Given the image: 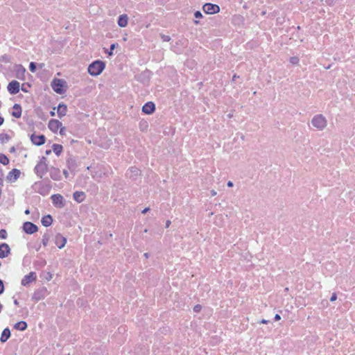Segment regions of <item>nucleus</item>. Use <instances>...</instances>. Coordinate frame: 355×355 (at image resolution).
Wrapping results in <instances>:
<instances>
[{
  "label": "nucleus",
  "mask_w": 355,
  "mask_h": 355,
  "mask_svg": "<svg viewBox=\"0 0 355 355\" xmlns=\"http://www.w3.org/2000/svg\"><path fill=\"white\" fill-rule=\"evenodd\" d=\"M51 200L55 206L62 208L65 205L64 198L60 194H54L51 196Z\"/></svg>",
  "instance_id": "0eeeda50"
},
{
  "label": "nucleus",
  "mask_w": 355,
  "mask_h": 355,
  "mask_svg": "<svg viewBox=\"0 0 355 355\" xmlns=\"http://www.w3.org/2000/svg\"><path fill=\"white\" fill-rule=\"evenodd\" d=\"M37 276L35 272H31L29 274L24 276V277L21 280V284L23 286H27L31 282H33L36 280Z\"/></svg>",
  "instance_id": "9d476101"
},
{
  "label": "nucleus",
  "mask_w": 355,
  "mask_h": 355,
  "mask_svg": "<svg viewBox=\"0 0 355 355\" xmlns=\"http://www.w3.org/2000/svg\"><path fill=\"white\" fill-rule=\"evenodd\" d=\"M311 124L318 130H324L327 125V121L322 114H317L311 120Z\"/></svg>",
  "instance_id": "f03ea898"
},
{
  "label": "nucleus",
  "mask_w": 355,
  "mask_h": 355,
  "mask_svg": "<svg viewBox=\"0 0 355 355\" xmlns=\"http://www.w3.org/2000/svg\"><path fill=\"white\" fill-rule=\"evenodd\" d=\"M139 175L140 171L136 167H131L126 173V175L131 179H135Z\"/></svg>",
  "instance_id": "f3484780"
},
{
  "label": "nucleus",
  "mask_w": 355,
  "mask_h": 355,
  "mask_svg": "<svg viewBox=\"0 0 355 355\" xmlns=\"http://www.w3.org/2000/svg\"><path fill=\"white\" fill-rule=\"evenodd\" d=\"M10 153H14L15 152V148L14 146H12V148H10Z\"/></svg>",
  "instance_id": "603ef678"
},
{
  "label": "nucleus",
  "mask_w": 355,
  "mask_h": 355,
  "mask_svg": "<svg viewBox=\"0 0 355 355\" xmlns=\"http://www.w3.org/2000/svg\"><path fill=\"white\" fill-rule=\"evenodd\" d=\"M280 319H281V316H280L279 314H276V315H275V320L276 321L279 320Z\"/></svg>",
  "instance_id": "37998d69"
},
{
  "label": "nucleus",
  "mask_w": 355,
  "mask_h": 355,
  "mask_svg": "<svg viewBox=\"0 0 355 355\" xmlns=\"http://www.w3.org/2000/svg\"><path fill=\"white\" fill-rule=\"evenodd\" d=\"M337 299V295L336 293H334L330 298V301L331 302H334L336 301Z\"/></svg>",
  "instance_id": "e433bc0d"
},
{
  "label": "nucleus",
  "mask_w": 355,
  "mask_h": 355,
  "mask_svg": "<svg viewBox=\"0 0 355 355\" xmlns=\"http://www.w3.org/2000/svg\"><path fill=\"white\" fill-rule=\"evenodd\" d=\"M62 126V123L57 119H51L49 121L48 127L53 132H56Z\"/></svg>",
  "instance_id": "f8f14e48"
},
{
  "label": "nucleus",
  "mask_w": 355,
  "mask_h": 355,
  "mask_svg": "<svg viewBox=\"0 0 355 355\" xmlns=\"http://www.w3.org/2000/svg\"><path fill=\"white\" fill-rule=\"evenodd\" d=\"M47 171L48 165L46 164V158L45 157H42L38 164L35 166V172L37 176L42 178Z\"/></svg>",
  "instance_id": "7ed1b4c3"
},
{
  "label": "nucleus",
  "mask_w": 355,
  "mask_h": 355,
  "mask_svg": "<svg viewBox=\"0 0 355 355\" xmlns=\"http://www.w3.org/2000/svg\"><path fill=\"white\" fill-rule=\"evenodd\" d=\"M14 328L17 330L24 331L27 328V324L24 321H20L14 325Z\"/></svg>",
  "instance_id": "393cba45"
},
{
  "label": "nucleus",
  "mask_w": 355,
  "mask_h": 355,
  "mask_svg": "<svg viewBox=\"0 0 355 355\" xmlns=\"http://www.w3.org/2000/svg\"><path fill=\"white\" fill-rule=\"evenodd\" d=\"M143 124H144V128H145V129H146V128H147V127H148V124H147V123H146V122H144V123H143Z\"/></svg>",
  "instance_id": "5fc2aeb1"
},
{
  "label": "nucleus",
  "mask_w": 355,
  "mask_h": 355,
  "mask_svg": "<svg viewBox=\"0 0 355 355\" xmlns=\"http://www.w3.org/2000/svg\"><path fill=\"white\" fill-rule=\"evenodd\" d=\"M51 150H46V155H50V154H51Z\"/></svg>",
  "instance_id": "864d4df0"
},
{
  "label": "nucleus",
  "mask_w": 355,
  "mask_h": 355,
  "mask_svg": "<svg viewBox=\"0 0 355 355\" xmlns=\"http://www.w3.org/2000/svg\"><path fill=\"white\" fill-rule=\"evenodd\" d=\"M60 135H65V130H66L65 128H64V127L61 126V127L60 128Z\"/></svg>",
  "instance_id": "4c0bfd02"
},
{
  "label": "nucleus",
  "mask_w": 355,
  "mask_h": 355,
  "mask_svg": "<svg viewBox=\"0 0 355 355\" xmlns=\"http://www.w3.org/2000/svg\"><path fill=\"white\" fill-rule=\"evenodd\" d=\"M201 310V306L198 304L196 305L193 308V311L196 313L199 312Z\"/></svg>",
  "instance_id": "c9c22d12"
},
{
  "label": "nucleus",
  "mask_w": 355,
  "mask_h": 355,
  "mask_svg": "<svg viewBox=\"0 0 355 355\" xmlns=\"http://www.w3.org/2000/svg\"><path fill=\"white\" fill-rule=\"evenodd\" d=\"M0 163L3 165H8L9 164V159L4 154H0Z\"/></svg>",
  "instance_id": "cd10ccee"
},
{
  "label": "nucleus",
  "mask_w": 355,
  "mask_h": 355,
  "mask_svg": "<svg viewBox=\"0 0 355 355\" xmlns=\"http://www.w3.org/2000/svg\"><path fill=\"white\" fill-rule=\"evenodd\" d=\"M211 194L212 196H214L217 194L216 191L215 190H211Z\"/></svg>",
  "instance_id": "de8ad7c7"
},
{
  "label": "nucleus",
  "mask_w": 355,
  "mask_h": 355,
  "mask_svg": "<svg viewBox=\"0 0 355 355\" xmlns=\"http://www.w3.org/2000/svg\"><path fill=\"white\" fill-rule=\"evenodd\" d=\"M170 225H171V221L170 220H167L166 222V228L168 227Z\"/></svg>",
  "instance_id": "8fccbe9b"
},
{
  "label": "nucleus",
  "mask_w": 355,
  "mask_h": 355,
  "mask_svg": "<svg viewBox=\"0 0 355 355\" xmlns=\"http://www.w3.org/2000/svg\"><path fill=\"white\" fill-rule=\"evenodd\" d=\"M227 187H232L234 184H233V182H232L229 181V182H227Z\"/></svg>",
  "instance_id": "a18cd8bd"
},
{
  "label": "nucleus",
  "mask_w": 355,
  "mask_h": 355,
  "mask_svg": "<svg viewBox=\"0 0 355 355\" xmlns=\"http://www.w3.org/2000/svg\"><path fill=\"white\" fill-rule=\"evenodd\" d=\"M268 322H269V321H268V320H265V319H263V320H261L260 321V323H261V324H268Z\"/></svg>",
  "instance_id": "79ce46f5"
},
{
  "label": "nucleus",
  "mask_w": 355,
  "mask_h": 355,
  "mask_svg": "<svg viewBox=\"0 0 355 355\" xmlns=\"http://www.w3.org/2000/svg\"><path fill=\"white\" fill-rule=\"evenodd\" d=\"M29 69L33 73H34L36 70V63L33 62H31L29 65Z\"/></svg>",
  "instance_id": "2f4dec72"
},
{
  "label": "nucleus",
  "mask_w": 355,
  "mask_h": 355,
  "mask_svg": "<svg viewBox=\"0 0 355 355\" xmlns=\"http://www.w3.org/2000/svg\"><path fill=\"white\" fill-rule=\"evenodd\" d=\"M67 107L66 105L59 104V105L58 107V110H57L58 116L61 119L62 117L65 116L67 114Z\"/></svg>",
  "instance_id": "aec40b11"
},
{
  "label": "nucleus",
  "mask_w": 355,
  "mask_h": 355,
  "mask_svg": "<svg viewBox=\"0 0 355 355\" xmlns=\"http://www.w3.org/2000/svg\"><path fill=\"white\" fill-rule=\"evenodd\" d=\"M20 173H21L19 170L14 168L9 173L8 178L10 181H15L19 178Z\"/></svg>",
  "instance_id": "a211bd4d"
},
{
  "label": "nucleus",
  "mask_w": 355,
  "mask_h": 355,
  "mask_svg": "<svg viewBox=\"0 0 355 355\" xmlns=\"http://www.w3.org/2000/svg\"><path fill=\"white\" fill-rule=\"evenodd\" d=\"M29 213H30V211H29L28 209H26V210L25 211V214H29Z\"/></svg>",
  "instance_id": "bf43d9fd"
},
{
  "label": "nucleus",
  "mask_w": 355,
  "mask_h": 355,
  "mask_svg": "<svg viewBox=\"0 0 355 355\" xmlns=\"http://www.w3.org/2000/svg\"><path fill=\"white\" fill-rule=\"evenodd\" d=\"M10 337V331L8 328H6L3 329V331L1 334L0 340L1 343H5L8 340V338Z\"/></svg>",
  "instance_id": "5701e85b"
},
{
  "label": "nucleus",
  "mask_w": 355,
  "mask_h": 355,
  "mask_svg": "<svg viewBox=\"0 0 355 355\" xmlns=\"http://www.w3.org/2000/svg\"><path fill=\"white\" fill-rule=\"evenodd\" d=\"M0 61L1 62H10V58H9V57L7 55H2L0 58Z\"/></svg>",
  "instance_id": "7c9ffc66"
},
{
  "label": "nucleus",
  "mask_w": 355,
  "mask_h": 355,
  "mask_svg": "<svg viewBox=\"0 0 355 355\" xmlns=\"http://www.w3.org/2000/svg\"><path fill=\"white\" fill-rule=\"evenodd\" d=\"M10 248L7 243L0 245V258H5L10 254Z\"/></svg>",
  "instance_id": "2eb2a0df"
},
{
  "label": "nucleus",
  "mask_w": 355,
  "mask_h": 355,
  "mask_svg": "<svg viewBox=\"0 0 355 355\" xmlns=\"http://www.w3.org/2000/svg\"><path fill=\"white\" fill-rule=\"evenodd\" d=\"M140 126H141V129L142 130H145V128H144V124H143V123H142V124L141 123V124H140Z\"/></svg>",
  "instance_id": "6e6d98bb"
},
{
  "label": "nucleus",
  "mask_w": 355,
  "mask_h": 355,
  "mask_svg": "<svg viewBox=\"0 0 355 355\" xmlns=\"http://www.w3.org/2000/svg\"><path fill=\"white\" fill-rule=\"evenodd\" d=\"M6 231L2 230L0 231V237H2V238H5V236L4 234H6Z\"/></svg>",
  "instance_id": "a19ab883"
},
{
  "label": "nucleus",
  "mask_w": 355,
  "mask_h": 355,
  "mask_svg": "<svg viewBox=\"0 0 355 355\" xmlns=\"http://www.w3.org/2000/svg\"><path fill=\"white\" fill-rule=\"evenodd\" d=\"M54 110H55V107L53 108V111H51V112H50V114H51V116H55V112H54Z\"/></svg>",
  "instance_id": "3c124183"
},
{
  "label": "nucleus",
  "mask_w": 355,
  "mask_h": 355,
  "mask_svg": "<svg viewBox=\"0 0 355 355\" xmlns=\"http://www.w3.org/2000/svg\"><path fill=\"white\" fill-rule=\"evenodd\" d=\"M118 46V44H112L110 46V51L108 52L109 55H112L113 54L112 51Z\"/></svg>",
  "instance_id": "f704fd0d"
},
{
  "label": "nucleus",
  "mask_w": 355,
  "mask_h": 355,
  "mask_svg": "<svg viewBox=\"0 0 355 355\" xmlns=\"http://www.w3.org/2000/svg\"><path fill=\"white\" fill-rule=\"evenodd\" d=\"M48 295V291L46 288L42 287L36 290L32 297V299L35 301H40L44 299Z\"/></svg>",
  "instance_id": "39448f33"
},
{
  "label": "nucleus",
  "mask_w": 355,
  "mask_h": 355,
  "mask_svg": "<svg viewBox=\"0 0 355 355\" xmlns=\"http://www.w3.org/2000/svg\"><path fill=\"white\" fill-rule=\"evenodd\" d=\"M12 115L15 118H20L21 116V108L19 104H15Z\"/></svg>",
  "instance_id": "4be33fe9"
},
{
  "label": "nucleus",
  "mask_w": 355,
  "mask_h": 355,
  "mask_svg": "<svg viewBox=\"0 0 355 355\" xmlns=\"http://www.w3.org/2000/svg\"><path fill=\"white\" fill-rule=\"evenodd\" d=\"M31 140L34 144L41 146L45 143L46 138L43 135H36L33 134L31 136Z\"/></svg>",
  "instance_id": "1a4fd4ad"
},
{
  "label": "nucleus",
  "mask_w": 355,
  "mask_h": 355,
  "mask_svg": "<svg viewBox=\"0 0 355 355\" xmlns=\"http://www.w3.org/2000/svg\"><path fill=\"white\" fill-rule=\"evenodd\" d=\"M23 230L26 233L32 234L37 232L38 227L31 222H25L23 225Z\"/></svg>",
  "instance_id": "6e6552de"
},
{
  "label": "nucleus",
  "mask_w": 355,
  "mask_h": 355,
  "mask_svg": "<svg viewBox=\"0 0 355 355\" xmlns=\"http://www.w3.org/2000/svg\"><path fill=\"white\" fill-rule=\"evenodd\" d=\"M63 174L65 176V178H68L69 173H68V171L67 170L64 169L63 171Z\"/></svg>",
  "instance_id": "c03bdc74"
},
{
  "label": "nucleus",
  "mask_w": 355,
  "mask_h": 355,
  "mask_svg": "<svg viewBox=\"0 0 355 355\" xmlns=\"http://www.w3.org/2000/svg\"><path fill=\"white\" fill-rule=\"evenodd\" d=\"M67 164L69 166V169L71 170L72 168H73L74 166V161L72 159H68L67 160Z\"/></svg>",
  "instance_id": "72a5a7b5"
},
{
  "label": "nucleus",
  "mask_w": 355,
  "mask_h": 355,
  "mask_svg": "<svg viewBox=\"0 0 355 355\" xmlns=\"http://www.w3.org/2000/svg\"><path fill=\"white\" fill-rule=\"evenodd\" d=\"M105 64L103 61L96 60L88 67V72L92 76H98L105 69Z\"/></svg>",
  "instance_id": "f257e3e1"
},
{
  "label": "nucleus",
  "mask_w": 355,
  "mask_h": 355,
  "mask_svg": "<svg viewBox=\"0 0 355 355\" xmlns=\"http://www.w3.org/2000/svg\"><path fill=\"white\" fill-rule=\"evenodd\" d=\"M50 239V236L48 234H45L43 237H42V244L44 245V246H46L47 244H48V242Z\"/></svg>",
  "instance_id": "c85d7f7f"
},
{
  "label": "nucleus",
  "mask_w": 355,
  "mask_h": 355,
  "mask_svg": "<svg viewBox=\"0 0 355 355\" xmlns=\"http://www.w3.org/2000/svg\"><path fill=\"white\" fill-rule=\"evenodd\" d=\"M290 62L293 64H297L299 62V59L297 57H292L290 59Z\"/></svg>",
  "instance_id": "473e14b6"
},
{
  "label": "nucleus",
  "mask_w": 355,
  "mask_h": 355,
  "mask_svg": "<svg viewBox=\"0 0 355 355\" xmlns=\"http://www.w3.org/2000/svg\"><path fill=\"white\" fill-rule=\"evenodd\" d=\"M14 304H15V305H18V304H19V302L17 301V300H14Z\"/></svg>",
  "instance_id": "13d9d810"
},
{
  "label": "nucleus",
  "mask_w": 355,
  "mask_h": 355,
  "mask_svg": "<svg viewBox=\"0 0 355 355\" xmlns=\"http://www.w3.org/2000/svg\"><path fill=\"white\" fill-rule=\"evenodd\" d=\"M65 84L66 82L64 80L62 79L55 78L51 82V87L57 94H62L65 92V90L64 89Z\"/></svg>",
  "instance_id": "20e7f679"
},
{
  "label": "nucleus",
  "mask_w": 355,
  "mask_h": 355,
  "mask_svg": "<svg viewBox=\"0 0 355 355\" xmlns=\"http://www.w3.org/2000/svg\"><path fill=\"white\" fill-rule=\"evenodd\" d=\"M50 176L54 180H59L61 178L60 171L55 167H51L49 169Z\"/></svg>",
  "instance_id": "dca6fc26"
},
{
  "label": "nucleus",
  "mask_w": 355,
  "mask_h": 355,
  "mask_svg": "<svg viewBox=\"0 0 355 355\" xmlns=\"http://www.w3.org/2000/svg\"><path fill=\"white\" fill-rule=\"evenodd\" d=\"M144 256L146 259H148V257H149V254H148V253H147V252H146V253H144Z\"/></svg>",
  "instance_id": "4d7b16f0"
},
{
  "label": "nucleus",
  "mask_w": 355,
  "mask_h": 355,
  "mask_svg": "<svg viewBox=\"0 0 355 355\" xmlns=\"http://www.w3.org/2000/svg\"><path fill=\"white\" fill-rule=\"evenodd\" d=\"M149 208L147 207V208H145L143 211H142V214H146L147 211H149Z\"/></svg>",
  "instance_id": "09e8293b"
},
{
  "label": "nucleus",
  "mask_w": 355,
  "mask_h": 355,
  "mask_svg": "<svg viewBox=\"0 0 355 355\" xmlns=\"http://www.w3.org/2000/svg\"><path fill=\"white\" fill-rule=\"evenodd\" d=\"M235 79H236V76L234 75L233 77H232V80H235Z\"/></svg>",
  "instance_id": "052dcab7"
},
{
  "label": "nucleus",
  "mask_w": 355,
  "mask_h": 355,
  "mask_svg": "<svg viewBox=\"0 0 355 355\" xmlns=\"http://www.w3.org/2000/svg\"><path fill=\"white\" fill-rule=\"evenodd\" d=\"M203 10L207 14H215L220 11V8L216 4L205 3L203 6Z\"/></svg>",
  "instance_id": "423d86ee"
},
{
  "label": "nucleus",
  "mask_w": 355,
  "mask_h": 355,
  "mask_svg": "<svg viewBox=\"0 0 355 355\" xmlns=\"http://www.w3.org/2000/svg\"><path fill=\"white\" fill-rule=\"evenodd\" d=\"M194 16L196 18H200V17H202V13L200 12V11H196L195 13H194Z\"/></svg>",
  "instance_id": "ea45409f"
},
{
  "label": "nucleus",
  "mask_w": 355,
  "mask_h": 355,
  "mask_svg": "<svg viewBox=\"0 0 355 355\" xmlns=\"http://www.w3.org/2000/svg\"><path fill=\"white\" fill-rule=\"evenodd\" d=\"M73 199L78 202H82L85 198V194L83 191H75L73 194Z\"/></svg>",
  "instance_id": "6ab92c4d"
},
{
  "label": "nucleus",
  "mask_w": 355,
  "mask_h": 355,
  "mask_svg": "<svg viewBox=\"0 0 355 355\" xmlns=\"http://www.w3.org/2000/svg\"><path fill=\"white\" fill-rule=\"evenodd\" d=\"M42 224L45 227H49L52 224L53 218L51 216L47 215L42 218Z\"/></svg>",
  "instance_id": "b1692460"
},
{
  "label": "nucleus",
  "mask_w": 355,
  "mask_h": 355,
  "mask_svg": "<svg viewBox=\"0 0 355 355\" xmlns=\"http://www.w3.org/2000/svg\"><path fill=\"white\" fill-rule=\"evenodd\" d=\"M52 149H53V152L58 156H59L62 151V146L60 145V144H55L52 146Z\"/></svg>",
  "instance_id": "a878e982"
},
{
  "label": "nucleus",
  "mask_w": 355,
  "mask_h": 355,
  "mask_svg": "<svg viewBox=\"0 0 355 355\" xmlns=\"http://www.w3.org/2000/svg\"><path fill=\"white\" fill-rule=\"evenodd\" d=\"M10 139V137L6 133L0 134V142L5 144Z\"/></svg>",
  "instance_id": "bb28decb"
},
{
  "label": "nucleus",
  "mask_w": 355,
  "mask_h": 355,
  "mask_svg": "<svg viewBox=\"0 0 355 355\" xmlns=\"http://www.w3.org/2000/svg\"><path fill=\"white\" fill-rule=\"evenodd\" d=\"M160 37L164 42H169L171 40V37L169 35L160 34Z\"/></svg>",
  "instance_id": "c756f323"
},
{
  "label": "nucleus",
  "mask_w": 355,
  "mask_h": 355,
  "mask_svg": "<svg viewBox=\"0 0 355 355\" xmlns=\"http://www.w3.org/2000/svg\"><path fill=\"white\" fill-rule=\"evenodd\" d=\"M19 83L17 80L11 81L8 85V90L11 94H16L19 92Z\"/></svg>",
  "instance_id": "9b49d317"
},
{
  "label": "nucleus",
  "mask_w": 355,
  "mask_h": 355,
  "mask_svg": "<svg viewBox=\"0 0 355 355\" xmlns=\"http://www.w3.org/2000/svg\"><path fill=\"white\" fill-rule=\"evenodd\" d=\"M4 286L3 284V281L0 279V294L3 292Z\"/></svg>",
  "instance_id": "58836bf2"
},
{
  "label": "nucleus",
  "mask_w": 355,
  "mask_h": 355,
  "mask_svg": "<svg viewBox=\"0 0 355 355\" xmlns=\"http://www.w3.org/2000/svg\"><path fill=\"white\" fill-rule=\"evenodd\" d=\"M155 110V105L153 102L146 103L142 107L143 112L147 114H153Z\"/></svg>",
  "instance_id": "ddd939ff"
},
{
  "label": "nucleus",
  "mask_w": 355,
  "mask_h": 355,
  "mask_svg": "<svg viewBox=\"0 0 355 355\" xmlns=\"http://www.w3.org/2000/svg\"><path fill=\"white\" fill-rule=\"evenodd\" d=\"M4 119L0 116V126L3 123Z\"/></svg>",
  "instance_id": "49530a36"
},
{
  "label": "nucleus",
  "mask_w": 355,
  "mask_h": 355,
  "mask_svg": "<svg viewBox=\"0 0 355 355\" xmlns=\"http://www.w3.org/2000/svg\"><path fill=\"white\" fill-rule=\"evenodd\" d=\"M128 17L127 15H121L118 19V25L120 27H125L128 25Z\"/></svg>",
  "instance_id": "412c9836"
},
{
  "label": "nucleus",
  "mask_w": 355,
  "mask_h": 355,
  "mask_svg": "<svg viewBox=\"0 0 355 355\" xmlns=\"http://www.w3.org/2000/svg\"><path fill=\"white\" fill-rule=\"evenodd\" d=\"M55 243L56 245L60 248H64L67 243V239L62 236L60 234H58L55 237Z\"/></svg>",
  "instance_id": "4468645a"
}]
</instances>
